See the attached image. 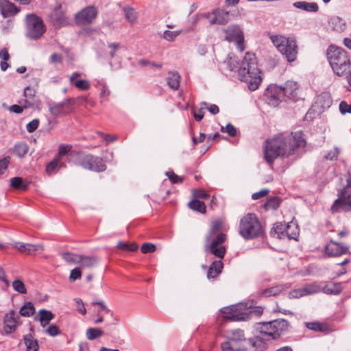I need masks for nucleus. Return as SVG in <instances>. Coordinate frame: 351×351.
I'll list each match as a JSON object with an SVG mask.
<instances>
[{
  "instance_id": "nucleus-40",
  "label": "nucleus",
  "mask_w": 351,
  "mask_h": 351,
  "mask_svg": "<svg viewBox=\"0 0 351 351\" xmlns=\"http://www.w3.org/2000/svg\"><path fill=\"white\" fill-rule=\"evenodd\" d=\"M35 312V308L33 304L30 302L25 303V304L20 309V314L23 317H30Z\"/></svg>"
},
{
  "instance_id": "nucleus-60",
  "label": "nucleus",
  "mask_w": 351,
  "mask_h": 351,
  "mask_svg": "<svg viewBox=\"0 0 351 351\" xmlns=\"http://www.w3.org/2000/svg\"><path fill=\"white\" fill-rule=\"evenodd\" d=\"M166 175L173 183L182 182L183 180V178L182 177L175 174V173L173 171H167L166 173Z\"/></svg>"
},
{
  "instance_id": "nucleus-39",
  "label": "nucleus",
  "mask_w": 351,
  "mask_h": 351,
  "mask_svg": "<svg viewBox=\"0 0 351 351\" xmlns=\"http://www.w3.org/2000/svg\"><path fill=\"white\" fill-rule=\"evenodd\" d=\"M281 203V199L278 197H271L264 204V208L266 210H276Z\"/></svg>"
},
{
  "instance_id": "nucleus-20",
  "label": "nucleus",
  "mask_w": 351,
  "mask_h": 351,
  "mask_svg": "<svg viewBox=\"0 0 351 351\" xmlns=\"http://www.w3.org/2000/svg\"><path fill=\"white\" fill-rule=\"evenodd\" d=\"M19 317L14 311H10L4 317V330L7 334H11L15 331L19 324Z\"/></svg>"
},
{
  "instance_id": "nucleus-41",
  "label": "nucleus",
  "mask_w": 351,
  "mask_h": 351,
  "mask_svg": "<svg viewBox=\"0 0 351 351\" xmlns=\"http://www.w3.org/2000/svg\"><path fill=\"white\" fill-rule=\"evenodd\" d=\"M231 337H230V340L232 342L236 343L238 341H246L245 337L244 331L241 329H235L231 331Z\"/></svg>"
},
{
  "instance_id": "nucleus-51",
  "label": "nucleus",
  "mask_w": 351,
  "mask_h": 351,
  "mask_svg": "<svg viewBox=\"0 0 351 351\" xmlns=\"http://www.w3.org/2000/svg\"><path fill=\"white\" fill-rule=\"evenodd\" d=\"M12 287L14 291L19 293L25 294L27 293V289L24 283L19 279L14 280L12 282Z\"/></svg>"
},
{
  "instance_id": "nucleus-30",
  "label": "nucleus",
  "mask_w": 351,
  "mask_h": 351,
  "mask_svg": "<svg viewBox=\"0 0 351 351\" xmlns=\"http://www.w3.org/2000/svg\"><path fill=\"white\" fill-rule=\"evenodd\" d=\"M62 168H66L65 163L55 156L54 158L47 165L46 172L48 174H51L56 172V170Z\"/></svg>"
},
{
  "instance_id": "nucleus-54",
  "label": "nucleus",
  "mask_w": 351,
  "mask_h": 351,
  "mask_svg": "<svg viewBox=\"0 0 351 351\" xmlns=\"http://www.w3.org/2000/svg\"><path fill=\"white\" fill-rule=\"evenodd\" d=\"M73 84L79 89L82 90H86L90 88V84L87 80H80L75 81Z\"/></svg>"
},
{
  "instance_id": "nucleus-24",
  "label": "nucleus",
  "mask_w": 351,
  "mask_h": 351,
  "mask_svg": "<svg viewBox=\"0 0 351 351\" xmlns=\"http://www.w3.org/2000/svg\"><path fill=\"white\" fill-rule=\"evenodd\" d=\"M13 247L17 249L21 252L27 254H32L41 248L39 244L25 243L22 242H15Z\"/></svg>"
},
{
  "instance_id": "nucleus-64",
  "label": "nucleus",
  "mask_w": 351,
  "mask_h": 351,
  "mask_svg": "<svg viewBox=\"0 0 351 351\" xmlns=\"http://www.w3.org/2000/svg\"><path fill=\"white\" fill-rule=\"evenodd\" d=\"M339 110L343 114L351 113V105L348 104L346 101H341L339 104Z\"/></svg>"
},
{
  "instance_id": "nucleus-16",
  "label": "nucleus",
  "mask_w": 351,
  "mask_h": 351,
  "mask_svg": "<svg viewBox=\"0 0 351 351\" xmlns=\"http://www.w3.org/2000/svg\"><path fill=\"white\" fill-rule=\"evenodd\" d=\"M325 253L329 256H339L350 253L348 245L331 241L324 247Z\"/></svg>"
},
{
  "instance_id": "nucleus-57",
  "label": "nucleus",
  "mask_w": 351,
  "mask_h": 351,
  "mask_svg": "<svg viewBox=\"0 0 351 351\" xmlns=\"http://www.w3.org/2000/svg\"><path fill=\"white\" fill-rule=\"evenodd\" d=\"M39 120L38 119H33L32 121L28 123L26 125V130L28 132L32 133L34 132L39 125Z\"/></svg>"
},
{
  "instance_id": "nucleus-25",
  "label": "nucleus",
  "mask_w": 351,
  "mask_h": 351,
  "mask_svg": "<svg viewBox=\"0 0 351 351\" xmlns=\"http://www.w3.org/2000/svg\"><path fill=\"white\" fill-rule=\"evenodd\" d=\"M55 318V315L50 311L46 309H40L38 312L35 320H38L40 323V326L45 328L50 321Z\"/></svg>"
},
{
  "instance_id": "nucleus-14",
  "label": "nucleus",
  "mask_w": 351,
  "mask_h": 351,
  "mask_svg": "<svg viewBox=\"0 0 351 351\" xmlns=\"http://www.w3.org/2000/svg\"><path fill=\"white\" fill-rule=\"evenodd\" d=\"M267 103L273 106H276L284 99L283 91L281 86L276 84L267 87L265 93Z\"/></svg>"
},
{
  "instance_id": "nucleus-32",
  "label": "nucleus",
  "mask_w": 351,
  "mask_h": 351,
  "mask_svg": "<svg viewBox=\"0 0 351 351\" xmlns=\"http://www.w3.org/2000/svg\"><path fill=\"white\" fill-rule=\"evenodd\" d=\"M180 77L178 73L169 72L167 78L169 86L174 90H178L180 86Z\"/></svg>"
},
{
  "instance_id": "nucleus-36",
  "label": "nucleus",
  "mask_w": 351,
  "mask_h": 351,
  "mask_svg": "<svg viewBox=\"0 0 351 351\" xmlns=\"http://www.w3.org/2000/svg\"><path fill=\"white\" fill-rule=\"evenodd\" d=\"M29 150V146L25 142H21L17 144H16L14 146L13 148V153L21 158L23 157L28 152Z\"/></svg>"
},
{
  "instance_id": "nucleus-11",
  "label": "nucleus",
  "mask_w": 351,
  "mask_h": 351,
  "mask_svg": "<svg viewBox=\"0 0 351 351\" xmlns=\"http://www.w3.org/2000/svg\"><path fill=\"white\" fill-rule=\"evenodd\" d=\"M223 32L226 34V40L234 43L236 47L239 51H244V33L239 25L233 24L230 25L223 30Z\"/></svg>"
},
{
  "instance_id": "nucleus-35",
  "label": "nucleus",
  "mask_w": 351,
  "mask_h": 351,
  "mask_svg": "<svg viewBox=\"0 0 351 351\" xmlns=\"http://www.w3.org/2000/svg\"><path fill=\"white\" fill-rule=\"evenodd\" d=\"M97 263V258L95 256H87L80 255L79 263L83 267H91Z\"/></svg>"
},
{
  "instance_id": "nucleus-47",
  "label": "nucleus",
  "mask_w": 351,
  "mask_h": 351,
  "mask_svg": "<svg viewBox=\"0 0 351 351\" xmlns=\"http://www.w3.org/2000/svg\"><path fill=\"white\" fill-rule=\"evenodd\" d=\"M238 61L233 57L228 55V58L223 62V66L229 71H232L237 68Z\"/></svg>"
},
{
  "instance_id": "nucleus-61",
  "label": "nucleus",
  "mask_w": 351,
  "mask_h": 351,
  "mask_svg": "<svg viewBox=\"0 0 351 351\" xmlns=\"http://www.w3.org/2000/svg\"><path fill=\"white\" fill-rule=\"evenodd\" d=\"M339 150L337 147H335L333 150L330 151L326 156L325 158L330 160H336L338 158Z\"/></svg>"
},
{
  "instance_id": "nucleus-29",
  "label": "nucleus",
  "mask_w": 351,
  "mask_h": 351,
  "mask_svg": "<svg viewBox=\"0 0 351 351\" xmlns=\"http://www.w3.org/2000/svg\"><path fill=\"white\" fill-rule=\"evenodd\" d=\"M315 103L324 110L328 108L332 105V101L328 93H322L317 96Z\"/></svg>"
},
{
  "instance_id": "nucleus-33",
  "label": "nucleus",
  "mask_w": 351,
  "mask_h": 351,
  "mask_svg": "<svg viewBox=\"0 0 351 351\" xmlns=\"http://www.w3.org/2000/svg\"><path fill=\"white\" fill-rule=\"evenodd\" d=\"M221 348L222 351H246L247 348L244 346H237L236 343L232 342L229 339L228 341H225L221 343Z\"/></svg>"
},
{
  "instance_id": "nucleus-26",
  "label": "nucleus",
  "mask_w": 351,
  "mask_h": 351,
  "mask_svg": "<svg viewBox=\"0 0 351 351\" xmlns=\"http://www.w3.org/2000/svg\"><path fill=\"white\" fill-rule=\"evenodd\" d=\"M328 23L330 27L337 32H342L346 29V22L337 16L330 17Z\"/></svg>"
},
{
  "instance_id": "nucleus-18",
  "label": "nucleus",
  "mask_w": 351,
  "mask_h": 351,
  "mask_svg": "<svg viewBox=\"0 0 351 351\" xmlns=\"http://www.w3.org/2000/svg\"><path fill=\"white\" fill-rule=\"evenodd\" d=\"M289 225H287L285 223L278 222L274 225V227L271 230L270 234L272 237H276L277 238L281 239L286 234L289 239H296L297 233L291 235L289 233Z\"/></svg>"
},
{
  "instance_id": "nucleus-52",
  "label": "nucleus",
  "mask_w": 351,
  "mask_h": 351,
  "mask_svg": "<svg viewBox=\"0 0 351 351\" xmlns=\"http://www.w3.org/2000/svg\"><path fill=\"white\" fill-rule=\"evenodd\" d=\"M80 255L74 254L70 252L64 253L62 256L63 258L69 263H73L75 264H78L79 263V257Z\"/></svg>"
},
{
  "instance_id": "nucleus-21",
  "label": "nucleus",
  "mask_w": 351,
  "mask_h": 351,
  "mask_svg": "<svg viewBox=\"0 0 351 351\" xmlns=\"http://www.w3.org/2000/svg\"><path fill=\"white\" fill-rule=\"evenodd\" d=\"M267 341L265 337L259 333L258 335L247 339L248 343L254 349V351H265L268 348Z\"/></svg>"
},
{
  "instance_id": "nucleus-55",
  "label": "nucleus",
  "mask_w": 351,
  "mask_h": 351,
  "mask_svg": "<svg viewBox=\"0 0 351 351\" xmlns=\"http://www.w3.org/2000/svg\"><path fill=\"white\" fill-rule=\"evenodd\" d=\"M141 250L143 254L152 253L156 250V246L151 243H145L142 245Z\"/></svg>"
},
{
  "instance_id": "nucleus-13",
  "label": "nucleus",
  "mask_w": 351,
  "mask_h": 351,
  "mask_svg": "<svg viewBox=\"0 0 351 351\" xmlns=\"http://www.w3.org/2000/svg\"><path fill=\"white\" fill-rule=\"evenodd\" d=\"M98 11L95 6H87L76 14V22L80 25L90 24L95 20Z\"/></svg>"
},
{
  "instance_id": "nucleus-46",
  "label": "nucleus",
  "mask_w": 351,
  "mask_h": 351,
  "mask_svg": "<svg viewBox=\"0 0 351 351\" xmlns=\"http://www.w3.org/2000/svg\"><path fill=\"white\" fill-rule=\"evenodd\" d=\"M53 19L59 26H64L67 23V19L64 14L60 10H56L53 13Z\"/></svg>"
},
{
  "instance_id": "nucleus-15",
  "label": "nucleus",
  "mask_w": 351,
  "mask_h": 351,
  "mask_svg": "<svg viewBox=\"0 0 351 351\" xmlns=\"http://www.w3.org/2000/svg\"><path fill=\"white\" fill-rule=\"evenodd\" d=\"M64 156H66L69 162H73L76 165L78 158L80 157V152L72 150L71 145L60 144L58 146V152L56 157L62 160Z\"/></svg>"
},
{
  "instance_id": "nucleus-62",
  "label": "nucleus",
  "mask_w": 351,
  "mask_h": 351,
  "mask_svg": "<svg viewBox=\"0 0 351 351\" xmlns=\"http://www.w3.org/2000/svg\"><path fill=\"white\" fill-rule=\"evenodd\" d=\"M303 296H305V294L303 291L302 288L293 290V291H290L289 293V298H300Z\"/></svg>"
},
{
  "instance_id": "nucleus-1",
  "label": "nucleus",
  "mask_w": 351,
  "mask_h": 351,
  "mask_svg": "<svg viewBox=\"0 0 351 351\" xmlns=\"http://www.w3.org/2000/svg\"><path fill=\"white\" fill-rule=\"evenodd\" d=\"M306 146V141L302 131H296L289 134H279L265 141V159L269 165L279 156L288 158L298 157L301 149Z\"/></svg>"
},
{
  "instance_id": "nucleus-31",
  "label": "nucleus",
  "mask_w": 351,
  "mask_h": 351,
  "mask_svg": "<svg viewBox=\"0 0 351 351\" xmlns=\"http://www.w3.org/2000/svg\"><path fill=\"white\" fill-rule=\"evenodd\" d=\"M223 268V263L221 261H215L210 265L208 272L207 278L208 279L214 278L221 271Z\"/></svg>"
},
{
  "instance_id": "nucleus-38",
  "label": "nucleus",
  "mask_w": 351,
  "mask_h": 351,
  "mask_svg": "<svg viewBox=\"0 0 351 351\" xmlns=\"http://www.w3.org/2000/svg\"><path fill=\"white\" fill-rule=\"evenodd\" d=\"M305 295L317 293L322 291V287L317 282H312L305 285L303 287Z\"/></svg>"
},
{
  "instance_id": "nucleus-59",
  "label": "nucleus",
  "mask_w": 351,
  "mask_h": 351,
  "mask_svg": "<svg viewBox=\"0 0 351 351\" xmlns=\"http://www.w3.org/2000/svg\"><path fill=\"white\" fill-rule=\"evenodd\" d=\"M306 326L307 328L314 331H323V326L319 322H306Z\"/></svg>"
},
{
  "instance_id": "nucleus-6",
  "label": "nucleus",
  "mask_w": 351,
  "mask_h": 351,
  "mask_svg": "<svg viewBox=\"0 0 351 351\" xmlns=\"http://www.w3.org/2000/svg\"><path fill=\"white\" fill-rule=\"evenodd\" d=\"M270 39L278 50L285 55L289 62H293L298 55V46L295 40L280 35H272Z\"/></svg>"
},
{
  "instance_id": "nucleus-50",
  "label": "nucleus",
  "mask_w": 351,
  "mask_h": 351,
  "mask_svg": "<svg viewBox=\"0 0 351 351\" xmlns=\"http://www.w3.org/2000/svg\"><path fill=\"white\" fill-rule=\"evenodd\" d=\"M125 16L127 21L130 23H134L136 19V13L132 8H124Z\"/></svg>"
},
{
  "instance_id": "nucleus-63",
  "label": "nucleus",
  "mask_w": 351,
  "mask_h": 351,
  "mask_svg": "<svg viewBox=\"0 0 351 351\" xmlns=\"http://www.w3.org/2000/svg\"><path fill=\"white\" fill-rule=\"evenodd\" d=\"M10 156H6L0 160V174H3L4 171L8 168V166L10 162Z\"/></svg>"
},
{
  "instance_id": "nucleus-10",
  "label": "nucleus",
  "mask_w": 351,
  "mask_h": 351,
  "mask_svg": "<svg viewBox=\"0 0 351 351\" xmlns=\"http://www.w3.org/2000/svg\"><path fill=\"white\" fill-rule=\"evenodd\" d=\"M226 234L224 233L218 234L211 241L205 242L204 250L217 258L222 259L226 252L225 246L222 245V244L226 241Z\"/></svg>"
},
{
  "instance_id": "nucleus-34",
  "label": "nucleus",
  "mask_w": 351,
  "mask_h": 351,
  "mask_svg": "<svg viewBox=\"0 0 351 351\" xmlns=\"http://www.w3.org/2000/svg\"><path fill=\"white\" fill-rule=\"evenodd\" d=\"M24 342L27 348V351H37L38 349V341L33 337L31 334L24 337Z\"/></svg>"
},
{
  "instance_id": "nucleus-53",
  "label": "nucleus",
  "mask_w": 351,
  "mask_h": 351,
  "mask_svg": "<svg viewBox=\"0 0 351 351\" xmlns=\"http://www.w3.org/2000/svg\"><path fill=\"white\" fill-rule=\"evenodd\" d=\"M221 131L222 132H227L228 135L232 137L235 136L237 135V129L231 123H228L225 128L222 126L221 128Z\"/></svg>"
},
{
  "instance_id": "nucleus-4",
  "label": "nucleus",
  "mask_w": 351,
  "mask_h": 351,
  "mask_svg": "<svg viewBox=\"0 0 351 351\" xmlns=\"http://www.w3.org/2000/svg\"><path fill=\"white\" fill-rule=\"evenodd\" d=\"M290 327L289 322L285 319H277L268 322L256 323L257 333L265 337L267 340H278L285 335Z\"/></svg>"
},
{
  "instance_id": "nucleus-42",
  "label": "nucleus",
  "mask_w": 351,
  "mask_h": 351,
  "mask_svg": "<svg viewBox=\"0 0 351 351\" xmlns=\"http://www.w3.org/2000/svg\"><path fill=\"white\" fill-rule=\"evenodd\" d=\"M189 207L193 210L198 211L201 213H206V206L205 204L199 200L193 199L189 203Z\"/></svg>"
},
{
  "instance_id": "nucleus-56",
  "label": "nucleus",
  "mask_w": 351,
  "mask_h": 351,
  "mask_svg": "<svg viewBox=\"0 0 351 351\" xmlns=\"http://www.w3.org/2000/svg\"><path fill=\"white\" fill-rule=\"evenodd\" d=\"M45 332L51 337H56L60 333V330L56 325L51 324L45 330Z\"/></svg>"
},
{
  "instance_id": "nucleus-22",
  "label": "nucleus",
  "mask_w": 351,
  "mask_h": 351,
  "mask_svg": "<svg viewBox=\"0 0 351 351\" xmlns=\"http://www.w3.org/2000/svg\"><path fill=\"white\" fill-rule=\"evenodd\" d=\"M73 104V99L69 98L65 101L50 105L49 108L51 114L54 117H58L64 113L65 108H69Z\"/></svg>"
},
{
  "instance_id": "nucleus-44",
  "label": "nucleus",
  "mask_w": 351,
  "mask_h": 351,
  "mask_svg": "<svg viewBox=\"0 0 351 351\" xmlns=\"http://www.w3.org/2000/svg\"><path fill=\"white\" fill-rule=\"evenodd\" d=\"M282 287L281 285H277L270 288L265 289L263 291L262 295L265 297L275 296L278 295L282 291Z\"/></svg>"
},
{
  "instance_id": "nucleus-3",
  "label": "nucleus",
  "mask_w": 351,
  "mask_h": 351,
  "mask_svg": "<svg viewBox=\"0 0 351 351\" xmlns=\"http://www.w3.org/2000/svg\"><path fill=\"white\" fill-rule=\"evenodd\" d=\"M326 58L335 74L337 76L346 75L351 68L350 56L343 49L334 45L328 46L326 50Z\"/></svg>"
},
{
  "instance_id": "nucleus-37",
  "label": "nucleus",
  "mask_w": 351,
  "mask_h": 351,
  "mask_svg": "<svg viewBox=\"0 0 351 351\" xmlns=\"http://www.w3.org/2000/svg\"><path fill=\"white\" fill-rule=\"evenodd\" d=\"M10 186L16 190L26 191L27 189L28 184L24 182L22 178L14 177L10 180Z\"/></svg>"
},
{
  "instance_id": "nucleus-5",
  "label": "nucleus",
  "mask_w": 351,
  "mask_h": 351,
  "mask_svg": "<svg viewBox=\"0 0 351 351\" xmlns=\"http://www.w3.org/2000/svg\"><path fill=\"white\" fill-rule=\"evenodd\" d=\"M263 232L261 224L254 213L243 216L239 223V234L245 239H252L261 236Z\"/></svg>"
},
{
  "instance_id": "nucleus-45",
  "label": "nucleus",
  "mask_w": 351,
  "mask_h": 351,
  "mask_svg": "<svg viewBox=\"0 0 351 351\" xmlns=\"http://www.w3.org/2000/svg\"><path fill=\"white\" fill-rule=\"evenodd\" d=\"M186 32L187 30H177V31H170V30H165L163 32V38L167 40V41L172 42L173 41L177 36H178L180 34H181L182 32Z\"/></svg>"
},
{
  "instance_id": "nucleus-9",
  "label": "nucleus",
  "mask_w": 351,
  "mask_h": 351,
  "mask_svg": "<svg viewBox=\"0 0 351 351\" xmlns=\"http://www.w3.org/2000/svg\"><path fill=\"white\" fill-rule=\"evenodd\" d=\"M76 165H79L84 169L97 172L104 171L106 169V166L101 158L91 154H84L82 152H80V157L78 158Z\"/></svg>"
},
{
  "instance_id": "nucleus-28",
  "label": "nucleus",
  "mask_w": 351,
  "mask_h": 351,
  "mask_svg": "<svg viewBox=\"0 0 351 351\" xmlns=\"http://www.w3.org/2000/svg\"><path fill=\"white\" fill-rule=\"evenodd\" d=\"M343 289L341 282H330L323 287L322 291L328 295H339Z\"/></svg>"
},
{
  "instance_id": "nucleus-49",
  "label": "nucleus",
  "mask_w": 351,
  "mask_h": 351,
  "mask_svg": "<svg viewBox=\"0 0 351 351\" xmlns=\"http://www.w3.org/2000/svg\"><path fill=\"white\" fill-rule=\"evenodd\" d=\"M117 247L123 250L134 252L138 249V245L135 243H127L122 241H119Z\"/></svg>"
},
{
  "instance_id": "nucleus-48",
  "label": "nucleus",
  "mask_w": 351,
  "mask_h": 351,
  "mask_svg": "<svg viewBox=\"0 0 351 351\" xmlns=\"http://www.w3.org/2000/svg\"><path fill=\"white\" fill-rule=\"evenodd\" d=\"M208 104L206 103V102H202L200 104V108L198 109V110H193L192 113H193V115L195 118V119L197 121H200L204 116V110L206 108H207V106H208Z\"/></svg>"
},
{
  "instance_id": "nucleus-7",
  "label": "nucleus",
  "mask_w": 351,
  "mask_h": 351,
  "mask_svg": "<svg viewBox=\"0 0 351 351\" xmlns=\"http://www.w3.org/2000/svg\"><path fill=\"white\" fill-rule=\"evenodd\" d=\"M25 36L30 40L39 39L46 31L43 19L36 14H27L25 19Z\"/></svg>"
},
{
  "instance_id": "nucleus-17",
  "label": "nucleus",
  "mask_w": 351,
  "mask_h": 351,
  "mask_svg": "<svg viewBox=\"0 0 351 351\" xmlns=\"http://www.w3.org/2000/svg\"><path fill=\"white\" fill-rule=\"evenodd\" d=\"M283 91L284 97L296 101L298 98L299 85L293 81H287L284 86H280Z\"/></svg>"
},
{
  "instance_id": "nucleus-19",
  "label": "nucleus",
  "mask_w": 351,
  "mask_h": 351,
  "mask_svg": "<svg viewBox=\"0 0 351 351\" xmlns=\"http://www.w3.org/2000/svg\"><path fill=\"white\" fill-rule=\"evenodd\" d=\"M14 3L9 0H0V13L3 18H8L16 15L20 12Z\"/></svg>"
},
{
  "instance_id": "nucleus-23",
  "label": "nucleus",
  "mask_w": 351,
  "mask_h": 351,
  "mask_svg": "<svg viewBox=\"0 0 351 351\" xmlns=\"http://www.w3.org/2000/svg\"><path fill=\"white\" fill-rule=\"evenodd\" d=\"M213 18L210 23L213 24L225 25L230 21V14L225 10L217 9L213 13Z\"/></svg>"
},
{
  "instance_id": "nucleus-2",
  "label": "nucleus",
  "mask_w": 351,
  "mask_h": 351,
  "mask_svg": "<svg viewBox=\"0 0 351 351\" xmlns=\"http://www.w3.org/2000/svg\"><path fill=\"white\" fill-rule=\"evenodd\" d=\"M261 73L254 53L247 52L238 70L239 79L246 82L250 90H255L262 81Z\"/></svg>"
},
{
  "instance_id": "nucleus-58",
  "label": "nucleus",
  "mask_w": 351,
  "mask_h": 351,
  "mask_svg": "<svg viewBox=\"0 0 351 351\" xmlns=\"http://www.w3.org/2000/svg\"><path fill=\"white\" fill-rule=\"evenodd\" d=\"M82 277V272L79 267H75L71 271L69 279L71 281L80 279Z\"/></svg>"
},
{
  "instance_id": "nucleus-43",
  "label": "nucleus",
  "mask_w": 351,
  "mask_h": 351,
  "mask_svg": "<svg viewBox=\"0 0 351 351\" xmlns=\"http://www.w3.org/2000/svg\"><path fill=\"white\" fill-rule=\"evenodd\" d=\"M86 337L88 340H94L104 335L103 330L98 328H89L86 330Z\"/></svg>"
},
{
  "instance_id": "nucleus-8",
  "label": "nucleus",
  "mask_w": 351,
  "mask_h": 351,
  "mask_svg": "<svg viewBox=\"0 0 351 351\" xmlns=\"http://www.w3.org/2000/svg\"><path fill=\"white\" fill-rule=\"evenodd\" d=\"M346 185L338 193V198L331 207L333 213L340 210L348 212L351 210V173L345 175Z\"/></svg>"
},
{
  "instance_id": "nucleus-27",
  "label": "nucleus",
  "mask_w": 351,
  "mask_h": 351,
  "mask_svg": "<svg viewBox=\"0 0 351 351\" xmlns=\"http://www.w3.org/2000/svg\"><path fill=\"white\" fill-rule=\"evenodd\" d=\"M293 7L304 10L308 12H316L319 10V6L315 2L297 1L293 3Z\"/></svg>"
},
{
  "instance_id": "nucleus-12",
  "label": "nucleus",
  "mask_w": 351,
  "mask_h": 351,
  "mask_svg": "<svg viewBox=\"0 0 351 351\" xmlns=\"http://www.w3.org/2000/svg\"><path fill=\"white\" fill-rule=\"evenodd\" d=\"M240 306H231L223 308L221 311L223 318L230 321H245L252 314V311L241 312Z\"/></svg>"
}]
</instances>
